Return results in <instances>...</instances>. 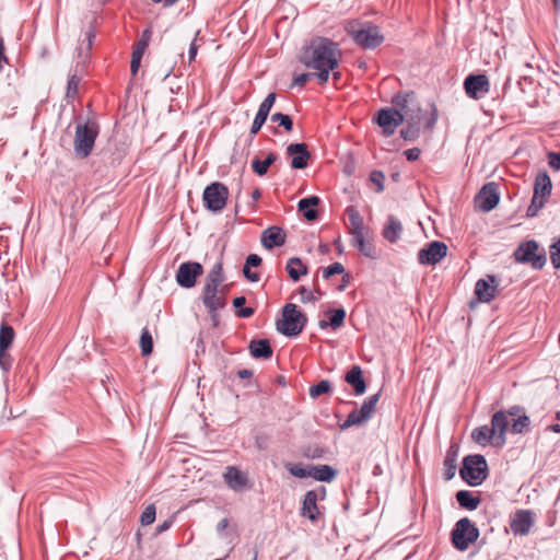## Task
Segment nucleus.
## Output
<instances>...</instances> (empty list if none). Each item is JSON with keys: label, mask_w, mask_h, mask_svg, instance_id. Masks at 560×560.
<instances>
[{"label": "nucleus", "mask_w": 560, "mask_h": 560, "mask_svg": "<svg viewBox=\"0 0 560 560\" xmlns=\"http://www.w3.org/2000/svg\"><path fill=\"white\" fill-rule=\"evenodd\" d=\"M466 94L472 100H479L490 90V82L486 74H469L464 80Z\"/></svg>", "instance_id": "obj_16"}, {"label": "nucleus", "mask_w": 560, "mask_h": 560, "mask_svg": "<svg viewBox=\"0 0 560 560\" xmlns=\"http://www.w3.org/2000/svg\"><path fill=\"white\" fill-rule=\"evenodd\" d=\"M267 118H268L267 116H264V114H260L257 112V114L254 118V121L252 124L250 130H249V135H250L252 139L260 131V129L265 125Z\"/></svg>", "instance_id": "obj_59"}, {"label": "nucleus", "mask_w": 560, "mask_h": 560, "mask_svg": "<svg viewBox=\"0 0 560 560\" xmlns=\"http://www.w3.org/2000/svg\"><path fill=\"white\" fill-rule=\"evenodd\" d=\"M478 538L479 529L468 517L458 520L451 532L452 544L459 551L467 550Z\"/></svg>", "instance_id": "obj_7"}, {"label": "nucleus", "mask_w": 560, "mask_h": 560, "mask_svg": "<svg viewBox=\"0 0 560 560\" xmlns=\"http://www.w3.org/2000/svg\"><path fill=\"white\" fill-rule=\"evenodd\" d=\"M416 98L417 96L413 91L399 92L392 97V104L395 106V108L405 114L407 109H409L416 102Z\"/></svg>", "instance_id": "obj_34"}, {"label": "nucleus", "mask_w": 560, "mask_h": 560, "mask_svg": "<svg viewBox=\"0 0 560 560\" xmlns=\"http://www.w3.org/2000/svg\"><path fill=\"white\" fill-rule=\"evenodd\" d=\"M341 273H345V267L341 262H334L323 269V277L325 279H329L330 277H332L335 275H341Z\"/></svg>", "instance_id": "obj_58"}, {"label": "nucleus", "mask_w": 560, "mask_h": 560, "mask_svg": "<svg viewBox=\"0 0 560 560\" xmlns=\"http://www.w3.org/2000/svg\"><path fill=\"white\" fill-rule=\"evenodd\" d=\"M320 202L319 197L310 196L307 198H303L298 203V210L302 212L303 217L307 221H315L318 218V212L315 209Z\"/></svg>", "instance_id": "obj_28"}, {"label": "nucleus", "mask_w": 560, "mask_h": 560, "mask_svg": "<svg viewBox=\"0 0 560 560\" xmlns=\"http://www.w3.org/2000/svg\"><path fill=\"white\" fill-rule=\"evenodd\" d=\"M548 164L552 170L560 171V152H549Z\"/></svg>", "instance_id": "obj_61"}, {"label": "nucleus", "mask_w": 560, "mask_h": 560, "mask_svg": "<svg viewBox=\"0 0 560 560\" xmlns=\"http://www.w3.org/2000/svg\"><path fill=\"white\" fill-rule=\"evenodd\" d=\"M277 94L275 92L269 93L266 98L261 102L258 108V113L264 116H269L272 106L275 105Z\"/></svg>", "instance_id": "obj_51"}, {"label": "nucleus", "mask_w": 560, "mask_h": 560, "mask_svg": "<svg viewBox=\"0 0 560 560\" xmlns=\"http://www.w3.org/2000/svg\"><path fill=\"white\" fill-rule=\"evenodd\" d=\"M139 345L142 357H149L153 352V337L148 327L142 329Z\"/></svg>", "instance_id": "obj_41"}, {"label": "nucleus", "mask_w": 560, "mask_h": 560, "mask_svg": "<svg viewBox=\"0 0 560 560\" xmlns=\"http://www.w3.org/2000/svg\"><path fill=\"white\" fill-rule=\"evenodd\" d=\"M100 127L96 122L77 124L74 135V153L80 159L88 158L94 148Z\"/></svg>", "instance_id": "obj_5"}, {"label": "nucleus", "mask_w": 560, "mask_h": 560, "mask_svg": "<svg viewBox=\"0 0 560 560\" xmlns=\"http://www.w3.org/2000/svg\"><path fill=\"white\" fill-rule=\"evenodd\" d=\"M203 267L197 261H185L179 265L175 279L179 287L190 289L195 287L197 278L202 276Z\"/></svg>", "instance_id": "obj_12"}, {"label": "nucleus", "mask_w": 560, "mask_h": 560, "mask_svg": "<svg viewBox=\"0 0 560 560\" xmlns=\"http://www.w3.org/2000/svg\"><path fill=\"white\" fill-rule=\"evenodd\" d=\"M529 427H530L529 417L526 413L520 415L518 418L513 420V423L511 425V432L514 434H523V433L529 431Z\"/></svg>", "instance_id": "obj_45"}, {"label": "nucleus", "mask_w": 560, "mask_h": 560, "mask_svg": "<svg viewBox=\"0 0 560 560\" xmlns=\"http://www.w3.org/2000/svg\"><path fill=\"white\" fill-rule=\"evenodd\" d=\"M13 358L8 353V349L0 348V369L8 373L12 369Z\"/></svg>", "instance_id": "obj_56"}, {"label": "nucleus", "mask_w": 560, "mask_h": 560, "mask_svg": "<svg viewBox=\"0 0 560 560\" xmlns=\"http://www.w3.org/2000/svg\"><path fill=\"white\" fill-rule=\"evenodd\" d=\"M328 450L318 445H306L302 448V455L307 459H318L326 456Z\"/></svg>", "instance_id": "obj_43"}, {"label": "nucleus", "mask_w": 560, "mask_h": 560, "mask_svg": "<svg viewBox=\"0 0 560 560\" xmlns=\"http://www.w3.org/2000/svg\"><path fill=\"white\" fill-rule=\"evenodd\" d=\"M299 291L301 294L302 303H308V302L316 301L314 293L308 291L304 285L300 287Z\"/></svg>", "instance_id": "obj_62"}, {"label": "nucleus", "mask_w": 560, "mask_h": 560, "mask_svg": "<svg viewBox=\"0 0 560 560\" xmlns=\"http://www.w3.org/2000/svg\"><path fill=\"white\" fill-rule=\"evenodd\" d=\"M506 417L510 416V417H520V415H524L525 413V409L524 407L520 406V405H514V406H511L506 411Z\"/></svg>", "instance_id": "obj_64"}, {"label": "nucleus", "mask_w": 560, "mask_h": 560, "mask_svg": "<svg viewBox=\"0 0 560 560\" xmlns=\"http://www.w3.org/2000/svg\"><path fill=\"white\" fill-rule=\"evenodd\" d=\"M345 382L352 387L355 396H361L366 392L368 386L360 365H352L348 370L345 375Z\"/></svg>", "instance_id": "obj_24"}, {"label": "nucleus", "mask_w": 560, "mask_h": 560, "mask_svg": "<svg viewBox=\"0 0 560 560\" xmlns=\"http://www.w3.org/2000/svg\"><path fill=\"white\" fill-rule=\"evenodd\" d=\"M549 252L553 268L560 269V238L550 245Z\"/></svg>", "instance_id": "obj_55"}, {"label": "nucleus", "mask_w": 560, "mask_h": 560, "mask_svg": "<svg viewBox=\"0 0 560 560\" xmlns=\"http://www.w3.org/2000/svg\"><path fill=\"white\" fill-rule=\"evenodd\" d=\"M313 74L312 72H305V73H301V74H298L293 78V81L291 83V88H294V86H300V88H303L306 82L313 78Z\"/></svg>", "instance_id": "obj_60"}, {"label": "nucleus", "mask_w": 560, "mask_h": 560, "mask_svg": "<svg viewBox=\"0 0 560 560\" xmlns=\"http://www.w3.org/2000/svg\"><path fill=\"white\" fill-rule=\"evenodd\" d=\"M402 233V224L398 218L393 214L387 217L386 225L382 231L383 237L389 243H396Z\"/></svg>", "instance_id": "obj_27"}, {"label": "nucleus", "mask_w": 560, "mask_h": 560, "mask_svg": "<svg viewBox=\"0 0 560 560\" xmlns=\"http://www.w3.org/2000/svg\"><path fill=\"white\" fill-rule=\"evenodd\" d=\"M420 136V126L417 121L406 122V126L400 129V137L406 141H416Z\"/></svg>", "instance_id": "obj_44"}, {"label": "nucleus", "mask_w": 560, "mask_h": 560, "mask_svg": "<svg viewBox=\"0 0 560 560\" xmlns=\"http://www.w3.org/2000/svg\"><path fill=\"white\" fill-rule=\"evenodd\" d=\"M225 483L234 491H243L248 487V477L234 466H229L223 475Z\"/></svg>", "instance_id": "obj_23"}, {"label": "nucleus", "mask_w": 560, "mask_h": 560, "mask_svg": "<svg viewBox=\"0 0 560 560\" xmlns=\"http://www.w3.org/2000/svg\"><path fill=\"white\" fill-rule=\"evenodd\" d=\"M156 509L154 504H149L140 516V523L142 526L151 525L155 521Z\"/></svg>", "instance_id": "obj_50"}, {"label": "nucleus", "mask_w": 560, "mask_h": 560, "mask_svg": "<svg viewBox=\"0 0 560 560\" xmlns=\"http://www.w3.org/2000/svg\"><path fill=\"white\" fill-rule=\"evenodd\" d=\"M405 121L404 122H413L417 121L418 126H421L423 122V128L427 130H432L438 120V108L434 103L431 104V113L429 116L422 115V109L420 105L415 102L409 109L404 114Z\"/></svg>", "instance_id": "obj_13"}, {"label": "nucleus", "mask_w": 560, "mask_h": 560, "mask_svg": "<svg viewBox=\"0 0 560 560\" xmlns=\"http://www.w3.org/2000/svg\"><path fill=\"white\" fill-rule=\"evenodd\" d=\"M337 67H322V68H313L317 72H314L313 78L316 77L318 79L319 84H326L329 80L330 72L336 70Z\"/></svg>", "instance_id": "obj_57"}, {"label": "nucleus", "mask_w": 560, "mask_h": 560, "mask_svg": "<svg viewBox=\"0 0 560 560\" xmlns=\"http://www.w3.org/2000/svg\"><path fill=\"white\" fill-rule=\"evenodd\" d=\"M456 500L459 504L460 508L465 509V510H468V511H474L476 510L480 502H481V498L479 495H475L471 491L469 490H459L456 492Z\"/></svg>", "instance_id": "obj_33"}, {"label": "nucleus", "mask_w": 560, "mask_h": 560, "mask_svg": "<svg viewBox=\"0 0 560 560\" xmlns=\"http://www.w3.org/2000/svg\"><path fill=\"white\" fill-rule=\"evenodd\" d=\"M499 279L494 275H487L475 284V295L479 303H490L497 295Z\"/></svg>", "instance_id": "obj_17"}, {"label": "nucleus", "mask_w": 560, "mask_h": 560, "mask_svg": "<svg viewBox=\"0 0 560 560\" xmlns=\"http://www.w3.org/2000/svg\"><path fill=\"white\" fill-rule=\"evenodd\" d=\"M15 332L12 326L2 323L0 326V348L9 349L14 340Z\"/></svg>", "instance_id": "obj_42"}, {"label": "nucleus", "mask_w": 560, "mask_h": 560, "mask_svg": "<svg viewBox=\"0 0 560 560\" xmlns=\"http://www.w3.org/2000/svg\"><path fill=\"white\" fill-rule=\"evenodd\" d=\"M229 196L230 192L226 185L221 182H213L203 190V207L210 212H221L226 206Z\"/></svg>", "instance_id": "obj_8"}, {"label": "nucleus", "mask_w": 560, "mask_h": 560, "mask_svg": "<svg viewBox=\"0 0 560 560\" xmlns=\"http://www.w3.org/2000/svg\"><path fill=\"white\" fill-rule=\"evenodd\" d=\"M515 261L528 264L535 270H540L547 262L546 250L540 248L535 240L522 242L513 253Z\"/></svg>", "instance_id": "obj_6"}, {"label": "nucleus", "mask_w": 560, "mask_h": 560, "mask_svg": "<svg viewBox=\"0 0 560 560\" xmlns=\"http://www.w3.org/2000/svg\"><path fill=\"white\" fill-rule=\"evenodd\" d=\"M249 353L254 359L268 360L272 357L273 350L270 341L266 338L254 339L248 345Z\"/></svg>", "instance_id": "obj_26"}, {"label": "nucleus", "mask_w": 560, "mask_h": 560, "mask_svg": "<svg viewBox=\"0 0 560 560\" xmlns=\"http://www.w3.org/2000/svg\"><path fill=\"white\" fill-rule=\"evenodd\" d=\"M459 453V445L457 443H451L450 447L446 451V455L443 462L444 470L443 478L446 481H450L455 477L456 468H457V457Z\"/></svg>", "instance_id": "obj_25"}, {"label": "nucleus", "mask_w": 560, "mask_h": 560, "mask_svg": "<svg viewBox=\"0 0 560 560\" xmlns=\"http://www.w3.org/2000/svg\"><path fill=\"white\" fill-rule=\"evenodd\" d=\"M381 392L368 397L360 409H353L347 417V419L339 424L341 431L348 430L354 425H362L368 422L376 410V405L380 400Z\"/></svg>", "instance_id": "obj_9"}, {"label": "nucleus", "mask_w": 560, "mask_h": 560, "mask_svg": "<svg viewBox=\"0 0 560 560\" xmlns=\"http://www.w3.org/2000/svg\"><path fill=\"white\" fill-rule=\"evenodd\" d=\"M317 502L318 492L314 490L306 491L302 501L300 515L304 518H307L312 523H317L324 517V512L318 506Z\"/></svg>", "instance_id": "obj_18"}, {"label": "nucleus", "mask_w": 560, "mask_h": 560, "mask_svg": "<svg viewBox=\"0 0 560 560\" xmlns=\"http://www.w3.org/2000/svg\"><path fill=\"white\" fill-rule=\"evenodd\" d=\"M285 154L291 158L290 166L293 170H304L308 166L312 154L304 142L290 143L285 149Z\"/></svg>", "instance_id": "obj_15"}, {"label": "nucleus", "mask_w": 560, "mask_h": 560, "mask_svg": "<svg viewBox=\"0 0 560 560\" xmlns=\"http://www.w3.org/2000/svg\"><path fill=\"white\" fill-rule=\"evenodd\" d=\"M224 279L223 264L222 261H218L207 275L205 285L219 288Z\"/></svg>", "instance_id": "obj_40"}, {"label": "nucleus", "mask_w": 560, "mask_h": 560, "mask_svg": "<svg viewBox=\"0 0 560 560\" xmlns=\"http://www.w3.org/2000/svg\"><path fill=\"white\" fill-rule=\"evenodd\" d=\"M201 300L208 312L219 311L226 305L225 298L219 295V288L205 285L202 289Z\"/></svg>", "instance_id": "obj_22"}, {"label": "nucleus", "mask_w": 560, "mask_h": 560, "mask_svg": "<svg viewBox=\"0 0 560 560\" xmlns=\"http://www.w3.org/2000/svg\"><path fill=\"white\" fill-rule=\"evenodd\" d=\"M447 245L441 241L427 243L417 255L418 262L423 266H435L447 255Z\"/></svg>", "instance_id": "obj_11"}, {"label": "nucleus", "mask_w": 560, "mask_h": 560, "mask_svg": "<svg viewBox=\"0 0 560 560\" xmlns=\"http://www.w3.org/2000/svg\"><path fill=\"white\" fill-rule=\"evenodd\" d=\"M285 270L290 279L294 282H298L302 276L308 272L307 266L304 265L299 257L290 258L287 262Z\"/></svg>", "instance_id": "obj_32"}, {"label": "nucleus", "mask_w": 560, "mask_h": 560, "mask_svg": "<svg viewBox=\"0 0 560 560\" xmlns=\"http://www.w3.org/2000/svg\"><path fill=\"white\" fill-rule=\"evenodd\" d=\"M352 245L359 253L369 258H376L374 245L365 240L364 233L352 236Z\"/></svg>", "instance_id": "obj_37"}, {"label": "nucleus", "mask_w": 560, "mask_h": 560, "mask_svg": "<svg viewBox=\"0 0 560 560\" xmlns=\"http://www.w3.org/2000/svg\"><path fill=\"white\" fill-rule=\"evenodd\" d=\"M151 37H152V28L147 27L145 30L142 31L139 40L135 45V48L140 49L145 52V50L149 46V43L151 40Z\"/></svg>", "instance_id": "obj_53"}, {"label": "nucleus", "mask_w": 560, "mask_h": 560, "mask_svg": "<svg viewBox=\"0 0 560 560\" xmlns=\"http://www.w3.org/2000/svg\"><path fill=\"white\" fill-rule=\"evenodd\" d=\"M421 154V150L419 148H411L404 152V155L406 156L407 161L413 162L419 159Z\"/></svg>", "instance_id": "obj_63"}, {"label": "nucleus", "mask_w": 560, "mask_h": 560, "mask_svg": "<svg viewBox=\"0 0 560 560\" xmlns=\"http://www.w3.org/2000/svg\"><path fill=\"white\" fill-rule=\"evenodd\" d=\"M341 57L339 44L328 37L315 36L305 45L299 61L308 69L338 67Z\"/></svg>", "instance_id": "obj_1"}, {"label": "nucleus", "mask_w": 560, "mask_h": 560, "mask_svg": "<svg viewBox=\"0 0 560 560\" xmlns=\"http://www.w3.org/2000/svg\"><path fill=\"white\" fill-rule=\"evenodd\" d=\"M307 324V316L293 303L282 307V318L276 323L277 330L285 337L299 336Z\"/></svg>", "instance_id": "obj_4"}, {"label": "nucleus", "mask_w": 560, "mask_h": 560, "mask_svg": "<svg viewBox=\"0 0 560 560\" xmlns=\"http://www.w3.org/2000/svg\"><path fill=\"white\" fill-rule=\"evenodd\" d=\"M310 468V477L317 481L322 482H331L337 477V469L329 465H318V466H311Z\"/></svg>", "instance_id": "obj_29"}, {"label": "nucleus", "mask_w": 560, "mask_h": 560, "mask_svg": "<svg viewBox=\"0 0 560 560\" xmlns=\"http://www.w3.org/2000/svg\"><path fill=\"white\" fill-rule=\"evenodd\" d=\"M329 320L322 319L318 323V326L322 329H326L328 327H331L332 329H338L345 324L346 319V311L343 307L329 310Z\"/></svg>", "instance_id": "obj_31"}, {"label": "nucleus", "mask_w": 560, "mask_h": 560, "mask_svg": "<svg viewBox=\"0 0 560 560\" xmlns=\"http://www.w3.org/2000/svg\"><path fill=\"white\" fill-rule=\"evenodd\" d=\"M547 201L546 197H540L538 195L533 194L530 205L526 210V217L534 218L538 214V212L545 207Z\"/></svg>", "instance_id": "obj_48"}, {"label": "nucleus", "mask_w": 560, "mask_h": 560, "mask_svg": "<svg viewBox=\"0 0 560 560\" xmlns=\"http://www.w3.org/2000/svg\"><path fill=\"white\" fill-rule=\"evenodd\" d=\"M287 470L296 478H306L310 477V468L308 466H304L303 464H288L285 465Z\"/></svg>", "instance_id": "obj_49"}, {"label": "nucleus", "mask_w": 560, "mask_h": 560, "mask_svg": "<svg viewBox=\"0 0 560 560\" xmlns=\"http://www.w3.org/2000/svg\"><path fill=\"white\" fill-rule=\"evenodd\" d=\"M262 259L257 254H249L246 257L245 265L243 267L244 277L250 282H258L260 277L259 273L250 270L252 267L257 268L261 265Z\"/></svg>", "instance_id": "obj_36"}, {"label": "nucleus", "mask_w": 560, "mask_h": 560, "mask_svg": "<svg viewBox=\"0 0 560 560\" xmlns=\"http://www.w3.org/2000/svg\"><path fill=\"white\" fill-rule=\"evenodd\" d=\"M552 183L546 171L539 172L534 182V194L548 198L551 195Z\"/></svg>", "instance_id": "obj_30"}, {"label": "nucleus", "mask_w": 560, "mask_h": 560, "mask_svg": "<svg viewBox=\"0 0 560 560\" xmlns=\"http://www.w3.org/2000/svg\"><path fill=\"white\" fill-rule=\"evenodd\" d=\"M80 83V78L74 73L69 77L68 83H67V92L66 96L68 98H74L78 94V86Z\"/></svg>", "instance_id": "obj_52"}, {"label": "nucleus", "mask_w": 560, "mask_h": 560, "mask_svg": "<svg viewBox=\"0 0 560 560\" xmlns=\"http://www.w3.org/2000/svg\"><path fill=\"white\" fill-rule=\"evenodd\" d=\"M287 234L280 226L272 225L261 232L260 241L266 249H272L273 247H280L284 245Z\"/></svg>", "instance_id": "obj_21"}, {"label": "nucleus", "mask_w": 560, "mask_h": 560, "mask_svg": "<svg viewBox=\"0 0 560 560\" xmlns=\"http://www.w3.org/2000/svg\"><path fill=\"white\" fill-rule=\"evenodd\" d=\"M472 440L479 445H487L494 441V430H491L488 425H481L472 430Z\"/></svg>", "instance_id": "obj_39"}, {"label": "nucleus", "mask_w": 560, "mask_h": 560, "mask_svg": "<svg viewBox=\"0 0 560 560\" xmlns=\"http://www.w3.org/2000/svg\"><path fill=\"white\" fill-rule=\"evenodd\" d=\"M534 525L530 510H517L510 520V527L514 535H527Z\"/></svg>", "instance_id": "obj_20"}, {"label": "nucleus", "mask_w": 560, "mask_h": 560, "mask_svg": "<svg viewBox=\"0 0 560 560\" xmlns=\"http://www.w3.org/2000/svg\"><path fill=\"white\" fill-rule=\"evenodd\" d=\"M346 213L349 218V222L351 225L350 233L351 235H358L364 233L365 225L362 215L360 212L353 207L349 206L346 209Z\"/></svg>", "instance_id": "obj_35"}, {"label": "nucleus", "mask_w": 560, "mask_h": 560, "mask_svg": "<svg viewBox=\"0 0 560 560\" xmlns=\"http://www.w3.org/2000/svg\"><path fill=\"white\" fill-rule=\"evenodd\" d=\"M475 200L478 202V207L482 212L493 210L500 201L498 184L494 182L485 184L476 195Z\"/></svg>", "instance_id": "obj_14"}, {"label": "nucleus", "mask_w": 560, "mask_h": 560, "mask_svg": "<svg viewBox=\"0 0 560 560\" xmlns=\"http://www.w3.org/2000/svg\"><path fill=\"white\" fill-rule=\"evenodd\" d=\"M277 159L278 155L275 152L268 153L265 160L254 159L252 161L253 172L258 176H265Z\"/></svg>", "instance_id": "obj_38"}, {"label": "nucleus", "mask_w": 560, "mask_h": 560, "mask_svg": "<svg viewBox=\"0 0 560 560\" xmlns=\"http://www.w3.org/2000/svg\"><path fill=\"white\" fill-rule=\"evenodd\" d=\"M272 122H277L278 127H282L287 132H291L293 130V119L290 115L283 113H275L270 117Z\"/></svg>", "instance_id": "obj_47"}, {"label": "nucleus", "mask_w": 560, "mask_h": 560, "mask_svg": "<svg viewBox=\"0 0 560 560\" xmlns=\"http://www.w3.org/2000/svg\"><path fill=\"white\" fill-rule=\"evenodd\" d=\"M345 28L353 42L364 49H375L384 42L381 28L372 22L350 21Z\"/></svg>", "instance_id": "obj_2"}, {"label": "nucleus", "mask_w": 560, "mask_h": 560, "mask_svg": "<svg viewBox=\"0 0 560 560\" xmlns=\"http://www.w3.org/2000/svg\"><path fill=\"white\" fill-rule=\"evenodd\" d=\"M331 383L328 380H322L317 384L310 387L308 393L311 398L316 399L324 394H329L331 392Z\"/></svg>", "instance_id": "obj_46"}, {"label": "nucleus", "mask_w": 560, "mask_h": 560, "mask_svg": "<svg viewBox=\"0 0 560 560\" xmlns=\"http://www.w3.org/2000/svg\"><path fill=\"white\" fill-rule=\"evenodd\" d=\"M509 428V420L504 410H499L492 415L491 430H494V441L492 445L495 447H503L506 443V430Z\"/></svg>", "instance_id": "obj_19"}, {"label": "nucleus", "mask_w": 560, "mask_h": 560, "mask_svg": "<svg viewBox=\"0 0 560 560\" xmlns=\"http://www.w3.org/2000/svg\"><path fill=\"white\" fill-rule=\"evenodd\" d=\"M459 476L470 487L480 486L489 476V467L485 456L481 454L465 456Z\"/></svg>", "instance_id": "obj_3"}, {"label": "nucleus", "mask_w": 560, "mask_h": 560, "mask_svg": "<svg viewBox=\"0 0 560 560\" xmlns=\"http://www.w3.org/2000/svg\"><path fill=\"white\" fill-rule=\"evenodd\" d=\"M370 180L376 185V192H383L385 175L382 171L374 170L370 173Z\"/></svg>", "instance_id": "obj_54"}, {"label": "nucleus", "mask_w": 560, "mask_h": 560, "mask_svg": "<svg viewBox=\"0 0 560 560\" xmlns=\"http://www.w3.org/2000/svg\"><path fill=\"white\" fill-rule=\"evenodd\" d=\"M375 121L383 131V135L389 137L395 133L396 128L405 121L404 114L394 107L381 108L374 116Z\"/></svg>", "instance_id": "obj_10"}]
</instances>
